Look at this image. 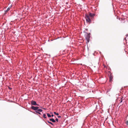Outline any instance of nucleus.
Masks as SVG:
<instances>
[{
    "mask_svg": "<svg viewBox=\"0 0 128 128\" xmlns=\"http://www.w3.org/2000/svg\"><path fill=\"white\" fill-rule=\"evenodd\" d=\"M85 17L86 19V20L87 22H88L89 23H91V19H92V18H91L88 14H86Z\"/></svg>",
    "mask_w": 128,
    "mask_h": 128,
    "instance_id": "nucleus-1",
    "label": "nucleus"
},
{
    "mask_svg": "<svg viewBox=\"0 0 128 128\" xmlns=\"http://www.w3.org/2000/svg\"><path fill=\"white\" fill-rule=\"evenodd\" d=\"M90 33L87 34V35L86 37V40L87 42H88L90 41Z\"/></svg>",
    "mask_w": 128,
    "mask_h": 128,
    "instance_id": "nucleus-2",
    "label": "nucleus"
},
{
    "mask_svg": "<svg viewBox=\"0 0 128 128\" xmlns=\"http://www.w3.org/2000/svg\"><path fill=\"white\" fill-rule=\"evenodd\" d=\"M31 105H33L34 106H38V105L36 104V102L35 101L32 100L31 101Z\"/></svg>",
    "mask_w": 128,
    "mask_h": 128,
    "instance_id": "nucleus-3",
    "label": "nucleus"
},
{
    "mask_svg": "<svg viewBox=\"0 0 128 128\" xmlns=\"http://www.w3.org/2000/svg\"><path fill=\"white\" fill-rule=\"evenodd\" d=\"M31 108L34 110H37V109H38V108H39V107H38V106H32Z\"/></svg>",
    "mask_w": 128,
    "mask_h": 128,
    "instance_id": "nucleus-4",
    "label": "nucleus"
},
{
    "mask_svg": "<svg viewBox=\"0 0 128 128\" xmlns=\"http://www.w3.org/2000/svg\"><path fill=\"white\" fill-rule=\"evenodd\" d=\"M91 18H93L94 16V14H92L91 13H90L88 15Z\"/></svg>",
    "mask_w": 128,
    "mask_h": 128,
    "instance_id": "nucleus-5",
    "label": "nucleus"
},
{
    "mask_svg": "<svg viewBox=\"0 0 128 128\" xmlns=\"http://www.w3.org/2000/svg\"><path fill=\"white\" fill-rule=\"evenodd\" d=\"M50 120L52 121V122H56L55 120L53 118H50Z\"/></svg>",
    "mask_w": 128,
    "mask_h": 128,
    "instance_id": "nucleus-6",
    "label": "nucleus"
},
{
    "mask_svg": "<svg viewBox=\"0 0 128 128\" xmlns=\"http://www.w3.org/2000/svg\"><path fill=\"white\" fill-rule=\"evenodd\" d=\"M112 78H113V77L112 76H110V82H111V81H112Z\"/></svg>",
    "mask_w": 128,
    "mask_h": 128,
    "instance_id": "nucleus-7",
    "label": "nucleus"
},
{
    "mask_svg": "<svg viewBox=\"0 0 128 128\" xmlns=\"http://www.w3.org/2000/svg\"><path fill=\"white\" fill-rule=\"evenodd\" d=\"M36 111H38V112H42V110L41 109H39L38 108V109L37 110H36Z\"/></svg>",
    "mask_w": 128,
    "mask_h": 128,
    "instance_id": "nucleus-8",
    "label": "nucleus"
},
{
    "mask_svg": "<svg viewBox=\"0 0 128 128\" xmlns=\"http://www.w3.org/2000/svg\"><path fill=\"white\" fill-rule=\"evenodd\" d=\"M122 98H120V100H119V101H120V103L122 102Z\"/></svg>",
    "mask_w": 128,
    "mask_h": 128,
    "instance_id": "nucleus-9",
    "label": "nucleus"
},
{
    "mask_svg": "<svg viewBox=\"0 0 128 128\" xmlns=\"http://www.w3.org/2000/svg\"><path fill=\"white\" fill-rule=\"evenodd\" d=\"M47 114L48 116V117H51V116L50 114H49L48 113H47Z\"/></svg>",
    "mask_w": 128,
    "mask_h": 128,
    "instance_id": "nucleus-10",
    "label": "nucleus"
},
{
    "mask_svg": "<svg viewBox=\"0 0 128 128\" xmlns=\"http://www.w3.org/2000/svg\"><path fill=\"white\" fill-rule=\"evenodd\" d=\"M10 7H9V8H8L7 9V10L6 11V12H8V11L10 10Z\"/></svg>",
    "mask_w": 128,
    "mask_h": 128,
    "instance_id": "nucleus-11",
    "label": "nucleus"
},
{
    "mask_svg": "<svg viewBox=\"0 0 128 128\" xmlns=\"http://www.w3.org/2000/svg\"><path fill=\"white\" fill-rule=\"evenodd\" d=\"M54 114H56L57 116L58 115H59V114L58 113H56V112H54Z\"/></svg>",
    "mask_w": 128,
    "mask_h": 128,
    "instance_id": "nucleus-12",
    "label": "nucleus"
},
{
    "mask_svg": "<svg viewBox=\"0 0 128 128\" xmlns=\"http://www.w3.org/2000/svg\"><path fill=\"white\" fill-rule=\"evenodd\" d=\"M47 122L51 124L52 125H53V124L51 122H49V121H48Z\"/></svg>",
    "mask_w": 128,
    "mask_h": 128,
    "instance_id": "nucleus-13",
    "label": "nucleus"
},
{
    "mask_svg": "<svg viewBox=\"0 0 128 128\" xmlns=\"http://www.w3.org/2000/svg\"><path fill=\"white\" fill-rule=\"evenodd\" d=\"M46 115L45 114H43V117L45 118H46Z\"/></svg>",
    "mask_w": 128,
    "mask_h": 128,
    "instance_id": "nucleus-14",
    "label": "nucleus"
},
{
    "mask_svg": "<svg viewBox=\"0 0 128 128\" xmlns=\"http://www.w3.org/2000/svg\"><path fill=\"white\" fill-rule=\"evenodd\" d=\"M126 38H127L128 39V34H126Z\"/></svg>",
    "mask_w": 128,
    "mask_h": 128,
    "instance_id": "nucleus-15",
    "label": "nucleus"
},
{
    "mask_svg": "<svg viewBox=\"0 0 128 128\" xmlns=\"http://www.w3.org/2000/svg\"><path fill=\"white\" fill-rule=\"evenodd\" d=\"M35 112H36L38 113L39 114H41V113L40 112H38V111H35Z\"/></svg>",
    "mask_w": 128,
    "mask_h": 128,
    "instance_id": "nucleus-16",
    "label": "nucleus"
},
{
    "mask_svg": "<svg viewBox=\"0 0 128 128\" xmlns=\"http://www.w3.org/2000/svg\"><path fill=\"white\" fill-rule=\"evenodd\" d=\"M56 121H57V122H58V119L57 118H56Z\"/></svg>",
    "mask_w": 128,
    "mask_h": 128,
    "instance_id": "nucleus-17",
    "label": "nucleus"
},
{
    "mask_svg": "<svg viewBox=\"0 0 128 128\" xmlns=\"http://www.w3.org/2000/svg\"><path fill=\"white\" fill-rule=\"evenodd\" d=\"M126 124L127 125H128V120L126 121Z\"/></svg>",
    "mask_w": 128,
    "mask_h": 128,
    "instance_id": "nucleus-18",
    "label": "nucleus"
},
{
    "mask_svg": "<svg viewBox=\"0 0 128 128\" xmlns=\"http://www.w3.org/2000/svg\"><path fill=\"white\" fill-rule=\"evenodd\" d=\"M61 116H58V118H61Z\"/></svg>",
    "mask_w": 128,
    "mask_h": 128,
    "instance_id": "nucleus-19",
    "label": "nucleus"
},
{
    "mask_svg": "<svg viewBox=\"0 0 128 128\" xmlns=\"http://www.w3.org/2000/svg\"><path fill=\"white\" fill-rule=\"evenodd\" d=\"M54 115L53 114H52V115H51V116H52V117H53L54 116Z\"/></svg>",
    "mask_w": 128,
    "mask_h": 128,
    "instance_id": "nucleus-20",
    "label": "nucleus"
},
{
    "mask_svg": "<svg viewBox=\"0 0 128 128\" xmlns=\"http://www.w3.org/2000/svg\"><path fill=\"white\" fill-rule=\"evenodd\" d=\"M44 109H45V110H46V109H45V108H44Z\"/></svg>",
    "mask_w": 128,
    "mask_h": 128,
    "instance_id": "nucleus-21",
    "label": "nucleus"
},
{
    "mask_svg": "<svg viewBox=\"0 0 128 128\" xmlns=\"http://www.w3.org/2000/svg\"><path fill=\"white\" fill-rule=\"evenodd\" d=\"M51 113V114H52V112H51V113Z\"/></svg>",
    "mask_w": 128,
    "mask_h": 128,
    "instance_id": "nucleus-22",
    "label": "nucleus"
}]
</instances>
